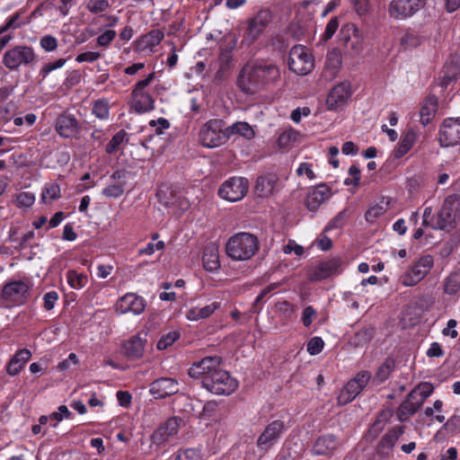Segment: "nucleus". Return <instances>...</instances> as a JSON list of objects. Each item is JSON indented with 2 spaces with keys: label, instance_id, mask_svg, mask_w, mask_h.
I'll list each match as a JSON object with an SVG mask.
<instances>
[{
  "label": "nucleus",
  "instance_id": "f257e3e1",
  "mask_svg": "<svg viewBox=\"0 0 460 460\" xmlns=\"http://www.w3.org/2000/svg\"><path fill=\"white\" fill-rule=\"evenodd\" d=\"M220 356H207L194 361L188 369V375L193 379H199L201 386L217 395L232 394L238 388L239 383L230 373L221 367Z\"/></svg>",
  "mask_w": 460,
  "mask_h": 460
},
{
  "label": "nucleus",
  "instance_id": "f03ea898",
  "mask_svg": "<svg viewBox=\"0 0 460 460\" xmlns=\"http://www.w3.org/2000/svg\"><path fill=\"white\" fill-rule=\"evenodd\" d=\"M280 78L278 66L268 62L246 64L237 77V86L248 94H255Z\"/></svg>",
  "mask_w": 460,
  "mask_h": 460
},
{
  "label": "nucleus",
  "instance_id": "7ed1b4c3",
  "mask_svg": "<svg viewBox=\"0 0 460 460\" xmlns=\"http://www.w3.org/2000/svg\"><path fill=\"white\" fill-rule=\"evenodd\" d=\"M32 283L17 279L5 282L0 289V307L11 309L26 305L31 296Z\"/></svg>",
  "mask_w": 460,
  "mask_h": 460
},
{
  "label": "nucleus",
  "instance_id": "20e7f679",
  "mask_svg": "<svg viewBox=\"0 0 460 460\" xmlns=\"http://www.w3.org/2000/svg\"><path fill=\"white\" fill-rule=\"evenodd\" d=\"M259 248L260 242L255 234L240 232L228 239L226 252L234 261H247L255 255Z\"/></svg>",
  "mask_w": 460,
  "mask_h": 460
},
{
  "label": "nucleus",
  "instance_id": "39448f33",
  "mask_svg": "<svg viewBox=\"0 0 460 460\" xmlns=\"http://www.w3.org/2000/svg\"><path fill=\"white\" fill-rule=\"evenodd\" d=\"M225 121L212 119L207 121L199 129V142L204 147L214 148L220 146L228 140Z\"/></svg>",
  "mask_w": 460,
  "mask_h": 460
},
{
  "label": "nucleus",
  "instance_id": "423d86ee",
  "mask_svg": "<svg viewBox=\"0 0 460 460\" xmlns=\"http://www.w3.org/2000/svg\"><path fill=\"white\" fill-rule=\"evenodd\" d=\"M154 79L155 73H151L134 85L131 93L130 106L136 113L143 114L155 110V98L146 91V87Z\"/></svg>",
  "mask_w": 460,
  "mask_h": 460
},
{
  "label": "nucleus",
  "instance_id": "0eeeda50",
  "mask_svg": "<svg viewBox=\"0 0 460 460\" xmlns=\"http://www.w3.org/2000/svg\"><path fill=\"white\" fill-rule=\"evenodd\" d=\"M460 217V194L447 196L437 214L434 226L439 230H450L456 227Z\"/></svg>",
  "mask_w": 460,
  "mask_h": 460
},
{
  "label": "nucleus",
  "instance_id": "6e6552de",
  "mask_svg": "<svg viewBox=\"0 0 460 460\" xmlns=\"http://www.w3.org/2000/svg\"><path fill=\"white\" fill-rule=\"evenodd\" d=\"M288 65L291 72L305 75L313 71L314 58L305 46L295 45L289 51Z\"/></svg>",
  "mask_w": 460,
  "mask_h": 460
},
{
  "label": "nucleus",
  "instance_id": "1a4fd4ad",
  "mask_svg": "<svg viewBox=\"0 0 460 460\" xmlns=\"http://www.w3.org/2000/svg\"><path fill=\"white\" fill-rule=\"evenodd\" d=\"M272 20L270 10L263 9L251 18L241 40L242 47H251L261 36Z\"/></svg>",
  "mask_w": 460,
  "mask_h": 460
},
{
  "label": "nucleus",
  "instance_id": "9d476101",
  "mask_svg": "<svg viewBox=\"0 0 460 460\" xmlns=\"http://www.w3.org/2000/svg\"><path fill=\"white\" fill-rule=\"evenodd\" d=\"M434 265L431 255L421 256L403 274L399 281L403 287H413L420 283L430 271Z\"/></svg>",
  "mask_w": 460,
  "mask_h": 460
},
{
  "label": "nucleus",
  "instance_id": "9b49d317",
  "mask_svg": "<svg viewBox=\"0 0 460 460\" xmlns=\"http://www.w3.org/2000/svg\"><path fill=\"white\" fill-rule=\"evenodd\" d=\"M249 181L245 177L233 176L225 181L218 189L220 198L235 202L241 200L248 192Z\"/></svg>",
  "mask_w": 460,
  "mask_h": 460
},
{
  "label": "nucleus",
  "instance_id": "f8f14e48",
  "mask_svg": "<svg viewBox=\"0 0 460 460\" xmlns=\"http://www.w3.org/2000/svg\"><path fill=\"white\" fill-rule=\"evenodd\" d=\"M286 429L287 427L283 420H274L270 421L257 438L256 446L259 450L267 453L279 442Z\"/></svg>",
  "mask_w": 460,
  "mask_h": 460
},
{
  "label": "nucleus",
  "instance_id": "ddd939ff",
  "mask_svg": "<svg viewBox=\"0 0 460 460\" xmlns=\"http://www.w3.org/2000/svg\"><path fill=\"white\" fill-rule=\"evenodd\" d=\"M35 59L32 48L28 46H15L7 50L4 56L3 63L11 70H16L21 66H27Z\"/></svg>",
  "mask_w": 460,
  "mask_h": 460
},
{
  "label": "nucleus",
  "instance_id": "4468645a",
  "mask_svg": "<svg viewBox=\"0 0 460 460\" xmlns=\"http://www.w3.org/2000/svg\"><path fill=\"white\" fill-rule=\"evenodd\" d=\"M425 3L426 0H392L388 5V13L395 20H404L414 15Z\"/></svg>",
  "mask_w": 460,
  "mask_h": 460
},
{
  "label": "nucleus",
  "instance_id": "2eb2a0df",
  "mask_svg": "<svg viewBox=\"0 0 460 460\" xmlns=\"http://www.w3.org/2000/svg\"><path fill=\"white\" fill-rule=\"evenodd\" d=\"M81 124L75 115L67 112L59 114L56 119L55 130L63 138L79 137L81 133Z\"/></svg>",
  "mask_w": 460,
  "mask_h": 460
},
{
  "label": "nucleus",
  "instance_id": "dca6fc26",
  "mask_svg": "<svg viewBox=\"0 0 460 460\" xmlns=\"http://www.w3.org/2000/svg\"><path fill=\"white\" fill-rule=\"evenodd\" d=\"M352 94L351 84L348 81L334 85L329 92L326 105L329 111H338L342 108Z\"/></svg>",
  "mask_w": 460,
  "mask_h": 460
},
{
  "label": "nucleus",
  "instance_id": "f3484780",
  "mask_svg": "<svg viewBox=\"0 0 460 460\" xmlns=\"http://www.w3.org/2000/svg\"><path fill=\"white\" fill-rule=\"evenodd\" d=\"M146 306V303L144 297L135 293H127L117 301L115 311L119 314L131 313L139 315L145 311Z\"/></svg>",
  "mask_w": 460,
  "mask_h": 460
},
{
  "label": "nucleus",
  "instance_id": "a211bd4d",
  "mask_svg": "<svg viewBox=\"0 0 460 460\" xmlns=\"http://www.w3.org/2000/svg\"><path fill=\"white\" fill-rule=\"evenodd\" d=\"M439 143L443 146L460 144V117L444 119L439 129Z\"/></svg>",
  "mask_w": 460,
  "mask_h": 460
},
{
  "label": "nucleus",
  "instance_id": "6ab92c4d",
  "mask_svg": "<svg viewBox=\"0 0 460 460\" xmlns=\"http://www.w3.org/2000/svg\"><path fill=\"white\" fill-rule=\"evenodd\" d=\"M343 271V260L334 257L321 261L311 272V279L321 281L332 276L340 275Z\"/></svg>",
  "mask_w": 460,
  "mask_h": 460
},
{
  "label": "nucleus",
  "instance_id": "aec40b11",
  "mask_svg": "<svg viewBox=\"0 0 460 460\" xmlns=\"http://www.w3.org/2000/svg\"><path fill=\"white\" fill-rule=\"evenodd\" d=\"M147 340L140 334H135L121 343L120 352L129 360H137L143 358Z\"/></svg>",
  "mask_w": 460,
  "mask_h": 460
},
{
  "label": "nucleus",
  "instance_id": "412c9836",
  "mask_svg": "<svg viewBox=\"0 0 460 460\" xmlns=\"http://www.w3.org/2000/svg\"><path fill=\"white\" fill-rule=\"evenodd\" d=\"M179 382L172 377H160L150 384L149 392L155 399H164L179 392Z\"/></svg>",
  "mask_w": 460,
  "mask_h": 460
},
{
  "label": "nucleus",
  "instance_id": "4be33fe9",
  "mask_svg": "<svg viewBox=\"0 0 460 460\" xmlns=\"http://www.w3.org/2000/svg\"><path fill=\"white\" fill-rule=\"evenodd\" d=\"M404 433V427L394 426L382 437L376 446V453L382 457H389L393 452L396 441Z\"/></svg>",
  "mask_w": 460,
  "mask_h": 460
},
{
  "label": "nucleus",
  "instance_id": "5701e85b",
  "mask_svg": "<svg viewBox=\"0 0 460 460\" xmlns=\"http://www.w3.org/2000/svg\"><path fill=\"white\" fill-rule=\"evenodd\" d=\"M179 427L178 419H168L153 432L151 435L152 443L157 446L164 444L178 433Z\"/></svg>",
  "mask_w": 460,
  "mask_h": 460
},
{
  "label": "nucleus",
  "instance_id": "b1692460",
  "mask_svg": "<svg viewBox=\"0 0 460 460\" xmlns=\"http://www.w3.org/2000/svg\"><path fill=\"white\" fill-rule=\"evenodd\" d=\"M340 439L337 436L326 433L319 436L314 443L312 452L314 456H329L339 447Z\"/></svg>",
  "mask_w": 460,
  "mask_h": 460
},
{
  "label": "nucleus",
  "instance_id": "393cba45",
  "mask_svg": "<svg viewBox=\"0 0 460 460\" xmlns=\"http://www.w3.org/2000/svg\"><path fill=\"white\" fill-rule=\"evenodd\" d=\"M331 196V188L325 183L319 184L308 192L305 204L310 211H316Z\"/></svg>",
  "mask_w": 460,
  "mask_h": 460
},
{
  "label": "nucleus",
  "instance_id": "a878e982",
  "mask_svg": "<svg viewBox=\"0 0 460 460\" xmlns=\"http://www.w3.org/2000/svg\"><path fill=\"white\" fill-rule=\"evenodd\" d=\"M31 358L30 349L23 348L16 350L5 366V371L10 376H15L21 373Z\"/></svg>",
  "mask_w": 460,
  "mask_h": 460
},
{
  "label": "nucleus",
  "instance_id": "bb28decb",
  "mask_svg": "<svg viewBox=\"0 0 460 460\" xmlns=\"http://www.w3.org/2000/svg\"><path fill=\"white\" fill-rule=\"evenodd\" d=\"M439 77V85L447 89L450 84H456L460 78V61L457 59L447 60Z\"/></svg>",
  "mask_w": 460,
  "mask_h": 460
},
{
  "label": "nucleus",
  "instance_id": "cd10ccee",
  "mask_svg": "<svg viewBox=\"0 0 460 460\" xmlns=\"http://www.w3.org/2000/svg\"><path fill=\"white\" fill-rule=\"evenodd\" d=\"M278 182V177L274 173H267L257 178L255 193L259 197H269L273 194Z\"/></svg>",
  "mask_w": 460,
  "mask_h": 460
},
{
  "label": "nucleus",
  "instance_id": "c85d7f7f",
  "mask_svg": "<svg viewBox=\"0 0 460 460\" xmlns=\"http://www.w3.org/2000/svg\"><path fill=\"white\" fill-rule=\"evenodd\" d=\"M438 107V99L436 95H429L423 101L420 111V119L423 126H427L435 118Z\"/></svg>",
  "mask_w": 460,
  "mask_h": 460
},
{
  "label": "nucleus",
  "instance_id": "c756f323",
  "mask_svg": "<svg viewBox=\"0 0 460 460\" xmlns=\"http://www.w3.org/2000/svg\"><path fill=\"white\" fill-rule=\"evenodd\" d=\"M416 394L415 392H410L405 400L400 404L396 412L400 421L408 420V418L416 413L422 405L419 401H412V399H416Z\"/></svg>",
  "mask_w": 460,
  "mask_h": 460
},
{
  "label": "nucleus",
  "instance_id": "7c9ffc66",
  "mask_svg": "<svg viewBox=\"0 0 460 460\" xmlns=\"http://www.w3.org/2000/svg\"><path fill=\"white\" fill-rule=\"evenodd\" d=\"M203 267L207 271L215 272L220 268L218 249L214 244L205 246L202 253Z\"/></svg>",
  "mask_w": 460,
  "mask_h": 460
},
{
  "label": "nucleus",
  "instance_id": "2f4dec72",
  "mask_svg": "<svg viewBox=\"0 0 460 460\" xmlns=\"http://www.w3.org/2000/svg\"><path fill=\"white\" fill-rule=\"evenodd\" d=\"M418 139V133L414 128H409L402 137L394 155L400 159L404 156L413 146Z\"/></svg>",
  "mask_w": 460,
  "mask_h": 460
},
{
  "label": "nucleus",
  "instance_id": "473e14b6",
  "mask_svg": "<svg viewBox=\"0 0 460 460\" xmlns=\"http://www.w3.org/2000/svg\"><path fill=\"white\" fill-rule=\"evenodd\" d=\"M395 365L396 362L394 358L391 357L385 358L372 377V383L376 385L385 383L395 370Z\"/></svg>",
  "mask_w": 460,
  "mask_h": 460
},
{
  "label": "nucleus",
  "instance_id": "72a5a7b5",
  "mask_svg": "<svg viewBox=\"0 0 460 460\" xmlns=\"http://www.w3.org/2000/svg\"><path fill=\"white\" fill-rule=\"evenodd\" d=\"M221 305L220 302L214 301L211 304L203 307H191L186 312V318L190 321H199L201 319L208 318Z\"/></svg>",
  "mask_w": 460,
  "mask_h": 460
},
{
  "label": "nucleus",
  "instance_id": "f704fd0d",
  "mask_svg": "<svg viewBox=\"0 0 460 460\" xmlns=\"http://www.w3.org/2000/svg\"><path fill=\"white\" fill-rule=\"evenodd\" d=\"M442 288L444 294L450 296L460 295V270L451 271L443 280Z\"/></svg>",
  "mask_w": 460,
  "mask_h": 460
},
{
  "label": "nucleus",
  "instance_id": "c9c22d12",
  "mask_svg": "<svg viewBox=\"0 0 460 460\" xmlns=\"http://www.w3.org/2000/svg\"><path fill=\"white\" fill-rule=\"evenodd\" d=\"M275 310L279 321L283 324H288L292 322L296 307L290 302L283 300L275 304Z\"/></svg>",
  "mask_w": 460,
  "mask_h": 460
},
{
  "label": "nucleus",
  "instance_id": "e433bc0d",
  "mask_svg": "<svg viewBox=\"0 0 460 460\" xmlns=\"http://www.w3.org/2000/svg\"><path fill=\"white\" fill-rule=\"evenodd\" d=\"M92 113L101 120H108L111 114L110 101L106 98H100L92 102Z\"/></svg>",
  "mask_w": 460,
  "mask_h": 460
},
{
  "label": "nucleus",
  "instance_id": "4c0bfd02",
  "mask_svg": "<svg viewBox=\"0 0 460 460\" xmlns=\"http://www.w3.org/2000/svg\"><path fill=\"white\" fill-rule=\"evenodd\" d=\"M61 198L59 184L56 182L46 183L41 190L40 201L44 204H50L52 201Z\"/></svg>",
  "mask_w": 460,
  "mask_h": 460
},
{
  "label": "nucleus",
  "instance_id": "58836bf2",
  "mask_svg": "<svg viewBox=\"0 0 460 460\" xmlns=\"http://www.w3.org/2000/svg\"><path fill=\"white\" fill-rule=\"evenodd\" d=\"M226 134L228 138L232 135H240L247 139H251L254 137V131L252 127L244 121H238L234 123L232 126L226 128Z\"/></svg>",
  "mask_w": 460,
  "mask_h": 460
},
{
  "label": "nucleus",
  "instance_id": "ea45409f",
  "mask_svg": "<svg viewBox=\"0 0 460 460\" xmlns=\"http://www.w3.org/2000/svg\"><path fill=\"white\" fill-rule=\"evenodd\" d=\"M164 33L162 30L153 29L141 38L144 49H153L164 40Z\"/></svg>",
  "mask_w": 460,
  "mask_h": 460
},
{
  "label": "nucleus",
  "instance_id": "a19ab883",
  "mask_svg": "<svg viewBox=\"0 0 460 460\" xmlns=\"http://www.w3.org/2000/svg\"><path fill=\"white\" fill-rule=\"evenodd\" d=\"M235 46V41H233L229 49H221L220 55L218 57V62L220 64L217 74L225 73L228 71L233 63V55L231 49Z\"/></svg>",
  "mask_w": 460,
  "mask_h": 460
},
{
  "label": "nucleus",
  "instance_id": "79ce46f5",
  "mask_svg": "<svg viewBox=\"0 0 460 460\" xmlns=\"http://www.w3.org/2000/svg\"><path fill=\"white\" fill-rule=\"evenodd\" d=\"M375 333L374 328H362L355 333L352 338V343L356 347H361L368 343Z\"/></svg>",
  "mask_w": 460,
  "mask_h": 460
},
{
  "label": "nucleus",
  "instance_id": "37998d69",
  "mask_svg": "<svg viewBox=\"0 0 460 460\" xmlns=\"http://www.w3.org/2000/svg\"><path fill=\"white\" fill-rule=\"evenodd\" d=\"M181 338V332L177 330L170 331L162 334L157 341L156 348L159 350H164L171 347L175 341Z\"/></svg>",
  "mask_w": 460,
  "mask_h": 460
},
{
  "label": "nucleus",
  "instance_id": "c03bdc74",
  "mask_svg": "<svg viewBox=\"0 0 460 460\" xmlns=\"http://www.w3.org/2000/svg\"><path fill=\"white\" fill-rule=\"evenodd\" d=\"M389 419V414L385 411L380 412L373 424L371 425L368 432L373 438H376L385 429Z\"/></svg>",
  "mask_w": 460,
  "mask_h": 460
},
{
  "label": "nucleus",
  "instance_id": "a18cd8bd",
  "mask_svg": "<svg viewBox=\"0 0 460 460\" xmlns=\"http://www.w3.org/2000/svg\"><path fill=\"white\" fill-rule=\"evenodd\" d=\"M68 285L75 289L84 288L87 283V276L84 274H78L75 270H68L66 273Z\"/></svg>",
  "mask_w": 460,
  "mask_h": 460
},
{
  "label": "nucleus",
  "instance_id": "49530a36",
  "mask_svg": "<svg viewBox=\"0 0 460 460\" xmlns=\"http://www.w3.org/2000/svg\"><path fill=\"white\" fill-rule=\"evenodd\" d=\"M127 132L124 129L118 131L106 145L105 151L107 154H114L118 151L119 146L124 142Z\"/></svg>",
  "mask_w": 460,
  "mask_h": 460
},
{
  "label": "nucleus",
  "instance_id": "de8ad7c7",
  "mask_svg": "<svg viewBox=\"0 0 460 460\" xmlns=\"http://www.w3.org/2000/svg\"><path fill=\"white\" fill-rule=\"evenodd\" d=\"M298 133L295 129H289L282 132L278 137V145L280 148H288L296 142Z\"/></svg>",
  "mask_w": 460,
  "mask_h": 460
},
{
  "label": "nucleus",
  "instance_id": "09e8293b",
  "mask_svg": "<svg viewBox=\"0 0 460 460\" xmlns=\"http://www.w3.org/2000/svg\"><path fill=\"white\" fill-rule=\"evenodd\" d=\"M434 387L430 383L423 382L420 383L416 388H414L411 392H415L416 398L419 397L418 401L423 404L426 399L433 393Z\"/></svg>",
  "mask_w": 460,
  "mask_h": 460
},
{
  "label": "nucleus",
  "instance_id": "8fccbe9b",
  "mask_svg": "<svg viewBox=\"0 0 460 460\" xmlns=\"http://www.w3.org/2000/svg\"><path fill=\"white\" fill-rule=\"evenodd\" d=\"M199 451L195 448H181L174 455L173 460H199Z\"/></svg>",
  "mask_w": 460,
  "mask_h": 460
},
{
  "label": "nucleus",
  "instance_id": "3c124183",
  "mask_svg": "<svg viewBox=\"0 0 460 460\" xmlns=\"http://www.w3.org/2000/svg\"><path fill=\"white\" fill-rule=\"evenodd\" d=\"M324 348V341L321 337L315 336L311 338L306 345L307 352L312 355H318Z\"/></svg>",
  "mask_w": 460,
  "mask_h": 460
},
{
  "label": "nucleus",
  "instance_id": "603ef678",
  "mask_svg": "<svg viewBox=\"0 0 460 460\" xmlns=\"http://www.w3.org/2000/svg\"><path fill=\"white\" fill-rule=\"evenodd\" d=\"M35 202V195L30 191L20 192L16 196V205L18 208H31Z\"/></svg>",
  "mask_w": 460,
  "mask_h": 460
},
{
  "label": "nucleus",
  "instance_id": "864d4df0",
  "mask_svg": "<svg viewBox=\"0 0 460 460\" xmlns=\"http://www.w3.org/2000/svg\"><path fill=\"white\" fill-rule=\"evenodd\" d=\"M66 62V58H58L54 62L45 64L40 71V75L45 79L52 71L61 68Z\"/></svg>",
  "mask_w": 460,
  "mask_h": 460
},
{
  "label": "nucleus",
  "instance_id": "5fc2aeb1",
  "mask_svg": "<svg viewBox=\"0 0 460 460\" xmlns=\"http://www.w3.org/2000/svg\"><path fill=\"white\" fill-rule=\"evenodd\" d=\"M110 7L108 0H89L86 4L87 10L92 13H99L106 11Z\"/></svg>",
  "mask_w": 460,
  "mask_h": 460
},
{
  "label": "nucleus",
  "instance_id": "6e6d98bb",
  "mask_svg": "<svg viewBox=\"0 0 460 460\" xmlns=\"http://www.w3.org/2000/svg\"><path fill=\"white\" fill-rule=\"evenodd\" d=\"M346 221V210L339 212L324 227V232L341 228Z\"/></svg>",
  "mask_w": 460,
  "mask_h": 460
},
{
  "label": "nucleus",
  "instance_id": "4d7b16f0",
  "mask_svg": "<svg viewBox=\"0 0 460 460\" xmlns=\"http://www.w3.org/2000/svg\"><path fill=\"white\" fill-rule=\"evenodd\" d=\"M124 182L108 185L102 190V195L108 198H119L124 193Z\"/></svg>",
  "mask_w": 460,
  "mask_h": 460
},
{
  "label": "nucleus",
  "instance_id": "13d9d810",
  "mask_svg": "<svg viewBox=\"0 0 460 460\" xmlns=\"http://www.w3.org/2000/svg\"><path fill=\"white\" fill-rule=\"evenodd\" d=\"M19 19H20L19 13H15L13 15L9 16L6 19L4 24L0 26V34L6 32L10 29L20 28L22 26V24H23V22H20Z\"/></svg>",
  "mask_w": 460,
  "mask_h": 460
},
{
  "label": "nucleus",
  "instance_id": "bf43d9fd",
  "mask_svg": "<svg viewBox=\"0 0 460 460\" xmlns=\"http://www.w3.org/2000/svg\"><path fill=\"white\" fill-rule=\"evenodd\" d=\"M349 178L345 179L344 184L349 186H358L361 178V172L358 165L352 164L349 168Z\"/></svg>",
  "mask_w": 460,
  "mask_h": 460
},
{
  "label": "nucleus",
  "instance_id": "052dcab7",
  "mask_svg": "<svg viewBox=\"0 0 460 460\" xmlns=\"http://www.w3.org/2000/svg\"><path fill=\"white\" fill-rule=\"evenodd\" d=\"M43 308L46 311L52 310L59 299L58 293L55 290L49 291L43 295Z\"/></svg>",
  "mask_w": 460,
  "mask_h": 460
},
{
  "label": "nucleus",
  "instance_id": "680f3d73",
  "mask_svg": "<svg viewBox=\"0 0 460 460\" xmlns=\"http://www.w3.org/2000/svg\"><path fill=\"white\" fill-rule=\"evenodd\" d=\"M317 316V312L312 305H307L302 312L301 322L306 328L310 327L313 323L314 319Z\"/></svg>",
  "mask_w": 460,
  "mask_h": 460
},
{
  "label": "nucleus",
  "instance_id": "e2e57ef3",
  "mask_svg": "<svg viewBox=\"0 0 460 460\" xmlns=\"http://www.w3.org/2000/svg\"><path fill=\"white\" fill-rule=\"evenodd\" d=\"M339 27V19L337 16L331 18L328 22L325 30L322 35V40L327 41L332 38Z\"/></svg>",
  "mask_w": 460,
  "mask_h": 460
},
{
  "label": "nucleus",
  "instance_id": "0e129e2a",
  "mask_svg": "<svg viewBox=\"0 0 460 460\" xmlns=\"http://www.w3.org/2000/svg\"><path fill=\"white\" fill-rule=\"evenodd\" d=\"M116 31L113 30H107L103 33L98 36L96 39V44L99 47H109L112 40L116 38Z\"/></svg>",
  "mask_w": 460,
  "mask_h": 460
},
{
  "label": "nucleus",
  "instance_id": "69168bd1",
  "mask_svg": "<svg viewBox=\"0 0 460 460\" xmlns=\"http://www.w3.org/2000/svg\"><path fill=\"white\" fill-rule=\"evenodd\" d=\"M420 38L412 33H406L401 39V45L404 49L416 48L420 44Z\"/></svg>",
  "mask_w": 460,
  "mask_h": 460
},
{
  "label": "nucleus",
  "instance_id": "338daca9",
  "mask_svg": "<svg viewBox=\"0 0 460 460\" xmlns=\"http://www.w3.org/2000/svg\"><path fill=\"white\" fill-rule=\"evenodd\" d=\"M40 46L47 52H51L58 48V40L51 35H45L40 40Z\"/></svg>",
  "mask_w": 460,
  "mask_h": 460
},
{
  "label": "nucleus",
  "instance_id": "774afa93",
  "mask_svg": "<svg viewBox=\"0 0 460 460\" xmlns=\"http://www.w3.org/2000/svg\"><path fill=\"white\" fill-rule=\"evenodd\" d=\"M165 247L164 241H159L156 243H148L145 247L140 248L137 252L138 255H152L155 250H164Z\"/></svg>",
  "mask_w": 460,
  "mask_h": 460
}]
</instances>
